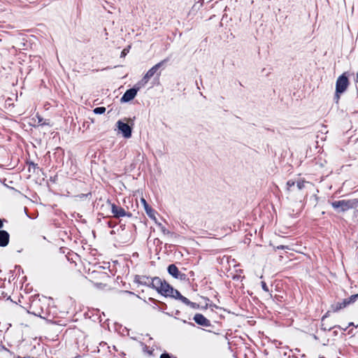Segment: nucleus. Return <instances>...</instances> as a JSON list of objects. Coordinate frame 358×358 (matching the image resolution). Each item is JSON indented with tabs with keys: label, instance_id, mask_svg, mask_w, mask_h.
<instances>
[{
	"label": "nucleus",
	"instance_id": "obj_7",
	"mask_svg": "<svg viewBox=\"0 0 358 358\" xmlns=\"http://www.w3.org/2000/svg\"><path fill=\"white\" fill-rule=\"evenodd\" d=\"M117 124L118 129L122 132L124 138H130L131 136V128L128 124L119 120Z\"/></svg>",
	"mask_w": 358,
	"mask_h": 358
},
{
	"label": "nucleus",
	"instance_id": "obj_14",
	"mask_svg": "<svg viewBox=\"0 0 358 358\" xmlns=\"http://www.w3.org/2000/svg\"><path fill=\"white\" fill-rule=\"evenodd\" d=\"M10 240L9 234L5 230H0V247L8 245Z\"/></svg>",
	"mask_w": 358,
	"mask_h": 358
},
{
	"label": "nucleus",
	"instance_id": "obj_13",
	"mask_svg": "<svg viewBox=\"0 0 358 358\" xmlns=\"http://www.w3.org/2000/svg\"><path fill=\"white\" fill-rule=\"evenodd\" d=\"M162 282L163 280L159 277L152 278V281H150L151 284L150 287L155 289L158 293H159V291L161 290L162 286L163 285Z\"/></svg>",
	"mask_w": 358,
	"mask_h": 358
},
{
	"label": "nucleus",
	"instance_id": "obj_15",
	"mask_svg": "<svg viewBox=\"0 0 358 358\" xmlns=\"http://www.w3.org/2000/svg\"><path fill=\"white\" fill-rule=\"evenodd\" d=\"M348 305L345 301V299L343 300V301L337 302L336 303L331 305V310L333 313H336L341 310V309L345 308L347 307Z\"/></svg>",
	"mask_w": 358,
	"mask_h": 358
},
{
	"label": "nucleus",
	"instance_id": "obj_18",
	"mask_svg": "<svg viewBox=\"0 0 358 358\" xmlns=\"http://www.w3.org/2000/svg\"><path fill=\"white\" fill-rule=\"evenodd\" d=\"M358 299V294L352 295L348 299H345V301L348 306L350 304H352L356 301V300Z\"/></svg>",
	"mask_w": 358,
	"mask_h": 358
},
{
	"label": "nucleus",
	"instance_id": "obj_16",
	"mask_svg": "<svg viewBox=\"0 0 358 358\" xmlns=\"http://www.w3.org/2000/svg\"><path fill=\"white\" fill-rule=\"evenodd\" d=\"M35 117L36 119L35 121H37V124L38 125H41V126H45V125L50 126V120H43V118L38 113H37Z\"/></svg>",
	"mask_w": 358,
	"mask_h": 358
},
{
	"label": "nucleus",
	"instance_id": "obj_12",
	"mask_svg": "<svg viewBox=\"0 0 358 358\" xmlns=\"http://www.w3.org/2000/svg\"><path fill=\"white\" fill-rule=\"evenodd\" d=\"M141 201L143 205L144 209L151 219L155 220V210L147 203L144 198H141Z\"/></svg>",
	"mask_w": 358,
	"mask_h": 358
},
{
	"label": "nucleus",
	"instance_id": "obj_33",
	"mask_svg": "<svg viewBox=\"0 0 358 358\" xmlns=\"http://www.w3.org/2000/svg\"><path fill=\"white\" fill-rule=\"evenodd\" d=\"M104 276L108 279L110 278L109 275L107 273H104Z\"/></svg>",
	"mask_w": 358,
	"mask_h": 358
},
{
	"label": "nucleus",
	"instance_id": "obj_4",
	"mask_svg": "<svg viewBox=\"0 0 358 358\" xmlns=\"http://www.w3.org/2000/svg\"><path fill=\"white\" fill-rule=\"evenodd\" d=\"M106 203L108 204V206H110L113 213V216L115 218L119 219L122 217H131V213L126 211L123 208L116 205L114 203H111L110 200H107Z\"/></svg>",
	"mask_w": 358,
	"mask_h": 358
},
{
	"label": "nucleus",
	"instance_id": "obj_24",
	"mask_svg": "<svg viewBox=\"0 0 358 358\" xmlns=\"http://www.w3.org/2000/svg\"><path fill=\"white\" fill-rule=\"evenodd\" d=\"M331 311V310H328L322 317V327H324V324L323 323V322L324 321V320L329 316V314H330V312Z\"/></svg>",
	"mask_w": 358,
	"mask_h": 358
},
{
	"label": "nucleus",
	"instance_id": "obj_34",
	"mask_svg": "<svg viewBox=\"0 0 358 358\" xmlns=\"http://www.w3.org/2000/svg\"><path fill=\"white\" fill-rule=\"evenodd\" d=\"M174 358H176V357H174Z\"/></svg>",
	"mask_w": 358,
	"mask_h": 358
},
{
	"label": "nucleus",
	"instance_id": "obj_30",
	"mask_svg": "<svg viewBox=\"0 0 358 358\" xmlns=\"http://www.w3.org/2000/svg\"><path fill=\"white\" fill-rule=\"evenodd\" d=\"M162 231L164 234H169V231L166 230L165 228L162 229Z\"/></svg>",
	"mask_w": 358,
	"mask_h": 358
},
{
	"label": "nucleus",
	"instance_id": "obj_2",
	"mask_svg": "<svg viewBox=\"0 0 358 358\" xmlns=\"http://www.w3.org/2000/svg\"><path fill=\"white\" fill-rule=\"evenodd\" d=\"M357 201L355 200H338L331 203L334 209L340 208L341 211L345 212L356 207Z\"/></svg>",
	"mask_w": 358,
	"mask_h": 358
},
{
	"label": "nucleus",
	"instance_id": "obj_28",
	"mask_svg": "<svg viewBox=\"0 0 358 358\" xmlns=\"http://www.w3.org/2000/svg\"><path fill=\"white\" fill-rule=\"evenodd\" d=\"M37 166V164H34V162H31L29 163V169L31 167H33L34 169L36 168Z\"/></svg>",
	"mask_w": 358,
	"mask_h": 358
},
{
	"label": "nucleus",
	"instance_id": "obj_20",
	"mask_svg": "<svg viewBox=\"0 0 358 358\" xmlns=\"http://www.w3.org/2000/svg\"><path fill=\"white\" fill-rule=\"evenodd\" d=\"M307 182L304 179H300L296 182V186L299 189H302Z\"/></svg>",
	"mask_w": 358,
	"mask_h": 358
},
{
	"label": "nucleus",
	"instance_id": "obj_17",
	"mask_svg": "<svg viewBox=\"0 0 358 358\" xmlns=\"http://www.w3.org/2000/svg\"><path fill=\"white\" fill-rule=\"evenodd\" d=\"M351 326H354V323H353V322H350V323L348 324V326H346V327H341L340 325H335V326H334V327H322V329H323L324 331H331V330L332 329H334V328H338V329H341V330H343V331H346V330H347L350 327H351Z\"/></svg>",
	"mask_w": 358,
	"mask_h": 358
},
{
	"label": "nucleus",
	"instance_id": "obj_1",
	"mask_svg": "<svg viewBox=\"0 0 358 358\" xmlns=\"http://www.w3.org/2000/svg\"><path fill=\"white\" fill-rule=\"evenodd\" d=\"M28 312L41 318L48 317L50 310L47 299L34 296L30 301Z\"/></svg>",
	"mask_w": 358,
	"mask_h": 358
},
{
	"label": "nucleus",
	"instance_id": "obj_19",
	"mask_svg": "<svg viewBox=\"0 0 358 358\" xmlns=\"http://www.w3.org/2000/svg\"><path fill=\"white\" fill-rule=\"evenodd\" d=\"M173 298H175V299H180L182 302H183L184 303L187 304V305H189L190 303V301H189V299L183 296H182L180 294V293L179 292V295L178 296H175V294L173 296Z\"/></svg>",
	"mask_w": 358,
	"mask_h": 358
},
{
	"label": "nucleus",
	"instance_id": "obj_22",
	"mask_svg": "<svg viewBox=\"0 0 358 358\" xmlns=\"http://www.w3.org/2000/svg\"><path fill=\"white\" fill-rule=\"evenodd\" d=\"M130 48H131V45H129L127 48H124L122 50V51L121 52L120 57H124L129 53Z\"/></svg>",
	"mask_w": 358,
	"mask_h": 358
},
{
	"label": "nucleus",
	"instance_id": "obj_11",
	"mask_svg": "<svg viewBox=\"0 0 358 358\" xmlns=\"http://www.w3.org/2000/svg\"><path fill=\"white\" fill-rule=\"evenodd\" d=\"M152 278H150L146 275H136L134 277V282L138 285H145L150 287V281H152Z\"/></svg>",
	"mask_w": 358,
	"mask_h": 358
},
{
	"label": "nucleus",
	"instance_id": "obj_23",
	"mask_svg": "<svg viewBox=\"0 0 358 358\" xmlns=\"http://www.w3.org/2000/svg\"><path fill=\"white\" fill-rule=\"evenodd\" d=\"M287 190L291 191V188L294 186L295 182L292 180H289L287 182Z\"/></svg>",
	"mask_w": 358,
	"mask_h": 358
},
{
	"label": "nucleus",
	"instance_id": "obj_21",
	"mask_svg": "<svg viewBox=\"0 0 358 358\" xmlns=\"http://www.w3.org/2000/svg\"><path fill=\"white\" fill-rule=\"evenodd\" d=\"M93 111L95 114H103L106 112V108L105 107H97V108H95Z\"/></svg>",
	"mask_w": 358,
	"mask_h": 358
},
{
	"label": "nucleus",
	"instance_id": "obj_6",
	"mask_svg": "<svg viewBox=\"0 0 358 358\" xmlns=\"http://www.w3.org/2000/svg\"><path fill=\"white\" fill-rule=\"evenodd\" d=\"M162 284V289L159 291L160 294L166 297H173L174 294L175 296L179 295V292L177 289H173V287L171 286L166 280H163Z\"/></svg>",
	"mask_w": 358,
	"mask_h": 358
},
{
	"label": "nucleus",
	"instance_id": "obj_26",
	"mask_svg": "<svg viewBox=\"0 0 358 358\" xmlns=\"http://www.w3.org/2000/svg\"><path fill=\"white\" fill-rule=\"evenodd\" d=\"M341 93H337V91L336 90V93H335V99H336V102L338 103V101H339V99H340V94Z\"/></svg>",
	"mask_w": 358,
	"mask_h": 358
},
{
	"label": "nucleus",
	"instance_id": "obj_9",
	"mask_svg": "<svg viewBox=\"0 0 358 358\" xmlns=\"http://www.w3.org/2000/svg\"><path fill=\"white\" fill-rule=\"evenodd\" d=\"M194 321L203 327H210V322L208 320L205 316H203L201 313H196L194 316L193 318Z\"/></svg>",
	"mask_w": 358,
	"mask_h": 358
},
{
	"label": "nucleus",
	"instance_id": "obj_5",
	"mask_svg": "<svg viewBox=\"0 0 358 358\" xmlns=\"http://www.w3.org/2000/svg\"><path fill=\"white\" fill-rule=\"evenodd\" d=\"M349 84L348 78L345 73H343L337 78L336 83V90L337 93H343L348 87Z\"/></svg>",
	"mask_w": 358,
	"mask_h": 358
},
{
	"label": "nucleus",
	"instance_id": "obj_31",
	"mask_svg": "<svg viewBox=\"0 0 358 358\" xmlns=\"http://www.w3.org/2000/svg\"><path fill=\"white\" fill-rule=\"evenodd\" d=\"M2 337H3V332L1 330H0V343L2 342V341H1Z\"/></svg>",
	"mask_w": 358,
	"mask_h": 358
},
{
	"label": "nucleus",
	"instance_id": "obj_32",
	"mask_svg": "<svg viewBox=\"0 0 358 358\" xmlns=\"http://www.w3.org/2000/svg\"><path fill=\"white\" fill-rule=\"evenodd\" d=\"M2 284H4V282L1 279H0V287H1Z\"/></svg>",
	"mask_w": 358,
	"mask_h": 358
},
{
	"label": "nucleus",
	"instance_id": "obj_8",
	"mask_svg": "<svg viewBox=\"0 0 358 358\" xmlns=\"http://www.w3.org/2000/svg\"><path fill=\"white\" fill-rule=\"evenodd\" d=\"M168 272L170 275H171L175 278L182 280L185 277V274L182 273L178 268V267L175 264H170L168 266Z\"/></svg>",
	"mask_w": 358,
	"mask_h": 358
},
{
	"label": "nucleus",
	"instance_id": "obj_10",
	"mask_svg": "<svg viewBox=\"0 0 358 358\" xmlns=\"http://www.w3.org/2000/svg\"><path fill=\"white\" fill-rule=\"evenodd\" d=\"M138 90L131 88L127 90L121 98L122 102H128L134 99L137 94Z\"/></svg>",
	"mask_w": 358,
	"mask_h": 358
},
{
	"label": "nucleus",
	"instance_id": "obj_3",
	"mask_svg": "<svg viewBox=\"0 0 358 358\" xmlns=\"http://www.w3.org/2000/svg\"><path fill=\"white\" fill-rule=\"evenodd\" d=\"M169 61V58L167 57L161 62L156 64L151 69H150L148 72L145 74L143 78H142V82L145 84L155 74L157 73L158 76L161 75V73H157L158 70L164 66V64Z\"/></svg>",
	"mask_w": 358,
	"mask_h": 358
},
{
	"label": "nucleus",
	"instance_id": "obj_27",
	"mask_svg": "<svg viewBox=\"0 0 358 358\" xmlns=\"http://www.w3.org/2000/svg\"><path fill=\"white\" fill-rule=\"evenodd\" d=\"M160 358H171V356L169 355V354L165 352V353H162L160 356Z\"/></svg>",
	"mask_w": 358,
	"mask_h": 358
},
{
	"label": "nucleus",
	"instance_id": "obj_29",
	"mask_svg": "<svg viewBox=\"0 0 358 358\" xmlns=\"http://www.w3.org/2000/svg\"><path fill=\"white\" fill-rule=\"evenodd\" d=\"M3 227V220L0 218V229Z\"/></svg>",
	"mask_w": 358,
	"mask_h": 358
},
{
	"label": "nucleus",
	"instance_id": "obj_25",
	"mask_svg": "<svg viewBox=\"0 0 358 358\" xmlns=\"http://www.w3.org/2000/svg\"><path fill=\"white\" fill-rule=\"evenodd\" d=\"M261 284H262V289H263L265 292H269V289H268V286H267L266 283L264 281H262Z\"/></svg>",
	"mask_w": 358,
	"mask_h": 358
}]
</instances>
